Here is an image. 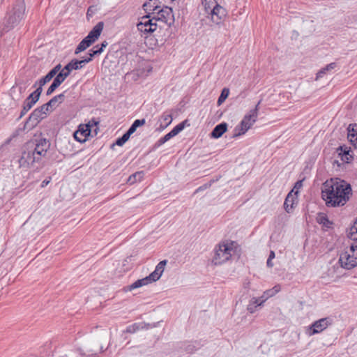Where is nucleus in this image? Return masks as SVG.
Wrapping results in <instances>:
<instances>
[{
  "label": "nucleus",
  "mask_w": 357,
  "mask_h": 357,
  "mask_svg": "<svg viewBox=\"0 0 357 357\" xmlns=\"http://www.w3.org/2000/svg\"><path fill=\"white\" fill-rule=\"evenodd\" d=\"M259 103L260 102H259L255 107L251 109L248 114H245L241 123L234 128L233 137H237L244 135L256 122Z\"/></svg>",
  "instance_id": "7ed1b4c3"
},
{
  "label": "nucleus",
  "mask_w": 357,
  "mask_h": 357,
  "mask_svg": "<svg viewBox=\"0 0 357 357\" xmlns=\"http://www.w3.org/2000/svg\"><path fill=\"white\" fill-rule=\"evenodd\" d=\"M91 125L90 122L85 125H80L77 131L74 133L75 139L79 142H85L87 137L90 135Z\"/></svg>",
  "instance_id": "ddd939ff"
},
{
  "label": "nucleus",
  "mask_w": 357,
  "mask_h": 357,
  "mask_svg": "<svg viewBox=\"0 0 357 357\" xmlns=\"http://www.w3.org/2000/svg\"><path fill=\"white\" fill-rule=\"evenodd\" d=\"M161 126L167 128L172 121V116L170 114L164 113L161 116Z\"/></svg>",
  "instance_id": "473e14b6"
},
{
  "label": "nucleus",
  "mask_w": 357,
  "mask_h": 357,
  "mask_svg": "<svg viewBox=\"0 0 357 357\" xmlns=\"http://www.w3.org/2000/svg\"><path fill=\"white\" fill-rule=\"evenodd\" d=\"M145 328H146L145 323H135L132 325L128 326L126 328V333H134L136 331H137L140 329H144Z\"/></svg>",
  "instance_id": "5701e85b"
},
{
  "label": "nucleus",
  "mask_w": 357,
  "mask_h": 357,
  "mask_svg": "<svg viewBox=\"0 0 357 357\" xmlns=\"http://www.w3.org/2000/svg\"><path fill=\"white\" fill-rule=\"evenodd\" d=\"M298 191L294 193V190H291L287 195L284 203V208L287 213L292 212L294 206L297 204Z\"/></svg>",
  "instance_id": "2eb2a0df"
},
{
  "label": "nucleus",
  "mask_w": 357,
  "mask_h": 357,
  "mask_svg": "<svg viewBox=\"0 0 357 357\" xmlns=\"http://www.w3.org/2000/svg\"><path fill=\"white\" fill-rule=\"evenodd\" d=\"M157 27L158 24L155 17L153 16L151 17L150 13L142 17L139 22L137 24V30L145 38L147 37L148 34L153 33L157 29Z\"/></svg>",
  "instance_id": "0eeeda50"
},
{
  "label": "nucleus",
  "mask_w": 357,
  "mask_h": 357,
  "mask_svg": "<svg viewBox=\"0 0 357 357\" xmlns=\"http://www.w3.org/2000/svg\"><path fill=\"white\" fill-rule=\"evenodd\" d=\"M156 21H161L170 26L174 22V16L172 8L169 6H164L160 8L153 15Z\"/></svg>",
  "instance_id": "9d476101"
},
{
  "label": "nucleus",
  "mask_w": 357,
  "mask_h": 357,
  "mask_svg": "<svg viewBox=\"0 0 357 357\" xmlns=\"http://www.w3.org/2000/svg\"><path fill=\"white\" fill-rule=\"evenodd\" d=\"M56 103H57V100H56V98L54 96L52 99H50L47 102V106H49V107L52 108V107H56Z\"/></svg>",
  "instance_id": "a19ab883"
},
{
  "label": "nucleus",
  "mask_w": 357,
  "mask_h": 357,
  "mask_svg": "<svg viewBox=\"0 0 357 357\" xmlns=\"http://www.w3.org/2000/svg\"><path fill=\"white\" fill-rule=\"evenodd\" d=\"M351 195V186L344 180L332 178L323 183L321 197L328 207L342 206Z\"/></svg>",
  "instance_id": "f257e3e1"
},
{
  "label": "nucleus",
  "mask_w": 357,
  "mask_h": 357,
  "mask_svg": "<svg viewBox=\"0 0 357 357\" xmlns=\"http://www.w3.org/2000/svg\"><path fill=\"white\" fill-rule=\"evenodd\" d=\"M50 82L49 77L47 75L41 77L38 80L36 81L33 85V87L36 88L38 91H43V86L45 85L47 82Z\"/></svg>",
  "instance_id": "b1692460"
},
{
  "label": "nucleus",
  "mask_w": 357,
  "mask_h": 357,
  "mask_svg": "<svg viewBox=\"0 0 357 357\" xmlns=\"http://www.w3.org/2000/svg\"><path fill=\"white\" fill-rule=\"evenodd\" d=\"M229 94V89L228 88H224L218 99L217 104L218 106L221 105L225 100L227 98Z\"/></svg>",
  "instance_id": "2f4dec72"
},
{
  "label": "nucleus",
  "mask_w": 357,
  "mask_h": 357,
  "mask_svg": "<svg viewBox=\"0 0 357 357\" xmlns=\"http://www.w3.org/2000/svg\"><path fill=\"white\" fill-rule=\"evenodd\" d=\"M91 45L85 38L79 43L75 49V54H78L81 52L85 50Z\"/></svg>",
  "instance_id": "393cba45"
},
{
  "label": "nucleus",
  "mask_w": 357,
  "mask_h": 357,
  "mask_svg": "<svg viewBox=\"0 0 357 357\" xmlns=\"http://www.w3.org/2000/svg\"><path fill=\"white\" fill-rule=\"evenodd\" d=\"M341 152L339 153V155H341V159L343 162L349 163L350 160L353 158V157L350 155V150H348L347 147L344 149L342 147H340Z\"/></svg>",
  "instance_id": "bb28decb"
},
{
  "label": "nucleus",
  "mask_w": 357,
  "mask_h": 357,
  "mask_svg": "<svg viewBox=\"0 0 357 357\" xmlns=\"http://www.w3.org/2000/svg\"><path fill=\"white\" fill-rule=\"evenodd\" d=\"M16 158L19 167L21 168H29L33 163L38 162V158H36L26 144L23 146L21 155Z\"/></svg>",
  "instance_id": "6e6552de"
},
{
  "label": "nucleus",
  "mask_w": 357,
  "mask_h": 357,
  "mask_svg": "<svg viewBox=\"0 0 357 357\" xmlns=\"http://www.w3.org/2000/svg\"><path fill=\"white\" fill-rule=\"evenodd\" d=\"M159 3L160 2L158 0H149V1H146L143 4V8L146 13L149 11H153L152 14L155 15V12L160 8Z\"/></svg>",
  "instance_id": "6ab92c4d"
},
{
  "label": "nucleus",
  "mask_w": 357,
  "mask_h": 357,
  "mask_svg": "<svg viewBox=\"0 0 357 357\" xmlns=\"http://www.w3.org/2000/svg\"><path fill=\"white\" fill-rule=\"evenodd\" d=\"M280 291V285H275L273 289L266 290L264 293V300H266L269 297H272Z\"/></svg>",
  "instance_id": "cd10ccee"
},
{
  "label": "nucleus",
  "mask_w": 357,
  "mask_h": 357,
  "mask_svg": "<svg viewBox=\"0 0 357 357\" xmlns=\"http://www.w3.org/2000/svg\"><path fill=\"white\" fill-rule=\"evenodd\" d=\"M59 73H57V71L52 68V70H50V72L46 75L47 76V77L50 78V80L52 79L53 77H56V75L58 74Z\"/></svg>",
  "instance_id": "37998d69"
},
{
  "label": "nucleus",
  "mask_w": 357,
  "mask_h": 357,
  "mask_svg": "<svg viewBox=\"0 0 357 357\" xmlns=\"http://www.w3.org/2000/svg\"><path fill=\"white\" fill-rule=\"evenodd\" d=\"M54 91H53L52 89H50V87L47 89V91H46V95L47 96H50L52 93H54Z\"/></svg>",
  "instance_id": "69168bd1"
},
{
  "label": "nucleus",
  "mask_w": 357,
  "mask_h": 357,
  "mask_svg": "<svg viewBox=\"0 0 357 357\" xmlns=\"http://www.w3.org/2000/svg\"><path fill=\"white\" fill-rule=\"evenodd\" d=\"M90 122V124L91 125V127L93 126V125H96L98 123L97 121H96L95 120H92L91 121H89Z\"/></svg>",
  "instance_id": "774afa93"
},
{
  "label": "nucleus",
  "mask_w": 357,
  "mask_h": 357,
  "mask_svg": "<svg viewBox=\"0 0 357 357\" xmlns=\"http://www.w3.org/2000/svg\"><path fill=\"white\" fill-rule=\"evenodd\" d=\"M303 181H298L296 183H295V185H294V188H297V189H299L302 187L303 185Z\"/></svg>",
  "instance_id": "052dcab7"
},
{
  "label": "nucleus",
  "mask_w": 357,
  "mask_h": 357,
  "mask_svg": "<svg viewBox=\"0 0 357 357\" xmlns=\"http://www.w3.org/2000/svg\"><path fill=\"white\" fill-rule=\"evenodd\" d=\"M132 133L128 130L123 135L122 138L127 142Z\"/></svg>",
  "instance_id": "8fccbe9b"
},
{
  "label": "nucleus",
  "mask_w": 357,
  "mask_h": 357,
  "mask_svg": "<svg viewBox=\"0 0 357 357\" xmlns=\"http://www.w3.org/2000/svg\"><path fill=\"white\" fill-rule=\"evenodd\" d=\"M145 123L146 121L144 119H136L128 128V130L133 134L136 131L137 128L144 126Z\"/></svg>",
  "instance_id": "c85d7f7f"
},
{
  "label": "nucleus",
  "mask_w": 357,
  "mask_h": 357,
  "mask_svg": "<svg viewBox=\"0 0 357 357\" xmlns=\"http://www.w3.org/2000/svg\"><path fill=\"white\" fill-rule=\"evenodd\" d=\"M36 103L34 101L31 100H26V98L25 99L23 106L27 108L29 110L31 109V108L35 105Z\"/></svg>",
  "instance_id": "ea45409f"
},
{
  "label": "nucleus",
  "mask_w": 357,
  "mask_h": 357,
  "mask_svg": "<svg viewBox=\"0 0 357 357\" xmlns=\"http://www.w3.org/2000/svg\"><path fill=\"white\" fill-rule=\"evenodd\" d=\"M53 68L55 69L57 73H59L62 70L61 65L60 63L55 66Z\"/></svg>",
  "instance_id": "680f3d73"
},
{
  "label": "nucleus",
  "mask_w": 357,
  "mask_h": 357,
  "mask_svg": "<svg viewBox=\"0 0 357 357\" xmlns=\"http://www.w3.org/2000/svg\"><path fill=\"white\" fill-rule=\"evenodd\" d=\"M153 282L152 281V280L151 279V278H149V275L142 278V279H139V280H137V281H135V282H133L132 284H131L130 285H128V287H126L125 288V290L126 291H132L135 289H137V288H139L141 287H143L144 285H147L149 284H151Z\"/></svg>",
  "instance_id": "f3484780"
},
{
  "label": "nucleus",
  "mask_w": 357,
  "mask_h": 357,
  "mask_svg": "<svg viewBox=\"0 0 357 357\" xmlns=\"http://www.w3.org/2000/svg\"><path fill=\"white\" fill-rule=\"evenodd\" d=\"M68 76L69 75L66 70L62 68V70L56 75L54 81L60 86Z\"/></svg>",
  "instance_id": "a878e982"
},
{
  "label": "nucleus",
  "mask_w": 357,
  "mask_h": 357,
  "mask_svg": "<svg viewBox=\"0 0 357 357\" xmlns=\"http://www.w3.org/2000/svg\"><path fill=\"white\" fill-rule=\"evenodd\" d=\"M59 73H57V71L52 68V70H50V72L46 75L47 76V77L50 78V80L52 79L53 77H56V75L58 74Z\"/></svg>",
  "instance_id": "c03bdc74"
},
{
  "label": "nucleus",
  "mask_w": 357,
  "mask_h": 357,
  "mask_svg": "<svg viewBox=\"0 0 357 357\" xmlns=\"http://www.w3.org/2000/svg\"><path fill=\"white\" fill-rule=\"evenodd\" d=\"M59 86V85L53 80L52 83L49 87L52 89L53 91H55Z\"/></svg>",
  "instance_id": "4d7b16f0"
},
{
  "label": "nucleus",
  "mask_w": 357,
  "mask_h": 357,
  "mask_svg": "<svg viewBox=\"0 0 357 357\" xmlns=\"http://www.w3.org/2000/svg\"><path fill=\"white\" fill-rule=\"evenodd\" d=\"M126 142L121 137H119L116 139L115 144H114L113 145H117V146H123Z\"/></svg>",
  "instance_id": "de8ad7c7"
},
{
  "label": "nucleus",
  "mask_w": 357,
  "mask_h": 357,
  "mask_svg": "<svg viewBox=\"0 0 357 357\" xmlns=\"http://www.w3.org/2000/svg\"><path fill=\"white\" fill-rule=\"evenodd\" d=\"M332 324L330 317H325L315 321L309 326L307 330V334L310 336L319 333L327 328Z\"/></svg>",
  "instance_id": "1a4fd4ad"
},
{
  "label": "nucleus",
  "mask_w": 357,
  "mask_h": 357,
  "mask_svg": "<svg viewBox=\"0 0 357 357\" xmlns=\"http://www.w3.org/2000/svg\"><path fill=\"white\" fill-rule=\"evenodd\" d=\"M354 125L352 126L351 124H350L348 127V137L351 138V135H349V134H356L357 133V131L356 130L354 129Z\"/></svg>",
  "instance_id": "a18cd8bd"
},
{
  "label": "nucleus",
  "mask_w": 357,
  "mask_h": 357,
  "mask_svg": "<svg viewBox=\"0 0 357 357\" xmlns=\"http://www.w3.org/2000/svg\"><path fill=\"white\" fill-rule=\"evenodd\" d=\"M50 179H51L50 178H49V179H45V180L42 182V183H41V187H42V188H44V187H45L46 185H47L50 183Z\"/></svg>",
  "instance_id": "bf43d9fd"
},
{
  "label": "nucleus",
  "mask_w": 357,
  "mask_h": 357,
  "mask_svg": "<svg viewBox=\"0 0 357 357\" xmlns=\"http://www.w3.org/2000/svg\"><path fill=\"white\" fill-rule=\"evenodd\" d=\"M45 116L38 109H35L24 124V129L31 130L35 128L38 123Z\"/></svg>",
  "instance_id": "f8f14e48"
},
{
  "label": "nucleus",
  "mask_w": 357,
  "mask_h": 357,
  "mask_svg": "<svg viewBox=\"0 0 357 357\" xmlns=\"http://www.w3.org/2000/svg\"><path fill=\"white\" fill-rule=\"evenodd\" d=\"M107 45H108V43H107L106 40H105V41H103V42L100 44V47H102V50H104V48H105V47H106L107 46Z\"/></svg>",
  "instance_id": "e2e57ef3"
},
{
  "label": "nucleus",
  "mask_w": 357,
  "mask_h": 357,
  "mask_svg": "<svg viewBox=\"0 0 357 357\" xmlns=\"http://www.w3.org/2000/svg\"><path fill=\"white\" fill-rule=\"evenodd\" d=\"M272 260L271 259H267V261H266V264L268 267H273V264L272 263L271 261Z\"/></svg>",
  "instance_id": "0e129e2a"
},
{
  "label": "nucleus",
  "mask_w": 357,
  "mask_h": 357,
  "mask_svg": "<svg viewBox=\"0 0 357 357\" xmlns=\"http://www.w3.org/2000/svg\"><path fill=\"white\" fill-rule=\"evenodd\" d=\"M351 135L350 141L354 143L355 145H357V133L356 134H349Z\"/></svg>",
  "instance_id": "3c124183"
},
{
  "label": "nucleus",
  "mask_w": 357,
  "mask_h": 357,
  "mask_svg": "<svg viewBox=\"0 0 357 357\" xmlns=\"http://www.w3.org/2000/svg\"><path fill=\"white\" fill-rule=\"evenodd\" d=\"M320 222L322 223L324 225L326 226L327 227H329L330 225L332 224L326 216H322L320 218Z\"/></svg>",
  "instance_id": "58836bf2"
},
{
  "label": "nucleus",
  "mask_w": 357,
  "mask_h": 357,
  "mask_svg": "<svg viewBox=\"0 0 357 357\" xmlns=\"http://www.w3.org/2000/svg\"><path fill=\"white\" fill-rule=\"evenodd\" d=\"M26 144L36 158H38V162H40L43 158L45 157L50 147V142L45 138H40L32 142H29Z\"/></svg>",
  "instance_id": "39448f33"
},
{
  "label": "nucleus",
  "mask_w": 357,
  "mask_h": 357,
  "mask_svg": "<svg viewBox=\"0 0 357 357\" xmlns=\"http://www.w3.org/2000/svg\"><path fill=\"white\" fill-rule=\"evenodd\" d=\"M85 38L91 44L93 43L97 39L95 38L91 34L89 33L88 35L85 37Z\"/></svg>",
  "instance_id": "09e8293b"
},
{
  "label": "nucleus",
  "mask_w": 357,
  "mask_h": 357,
  "mask_svg": "<svg viewBox=\"0 0 357 357\" xmlns=\"http://www.w3.org/2000/svg\"><path fill=\"white\" fill-rule=\"evenodd\" d=\"M211 16L213 23L219 24L222 19L226 16V10L219 4L213 7L209 12H206Z\"/></svg>",
  "instance_id": "9b49d317"
},
{
  "label": "nucleus",
  "mask_w": 357,
  "mask_h": 357,
  "mask_svg": "<svg viewBox=\"0 0 357 357\" xmlns=\"http://www.w3.org/2000/svg\"><path fill=\"white\" fill-rule=\"evenodd\" d=\"M211 185V183H205L202 185V186L199 187L195 192V193H197L200 191H203L208 188Z\"/></svg>",
  "instance_id": "79ce46f5"
},
{
  "label": "nucleus",
  "mask_w": 357,
  "mask_h": 357,
  "mask_svg": "<svg viewBox=\"0 0 357 357\" xmlns=\"http://www.w3.org/2000/svg\"><path fill=\"white\" fill-rule=\"evenodd\" d=\"M202 4L204 7V10L206 12H209L213 7L218 5L216 0H202Z\"/></svg>",
  "instance_id": "7c9ffc66"
},
{
  "label": "nucleus",
  "mask_w": 357,
  "mask_h": 357,
  "mask_svg": "<svg viewBox=\"0 0 357 357\" xmlns=\"http://www.w3.org/2000/svg\"><path fill=\"white\" fill-rule=\"evenodd\" d=\"M49 106H47V103L43 104L40 107H37L36 109H38L42 114L46 116L47 112L49 111Z\"/></svg>",
  "instance_id": "4c0bfd02"
},
{
  "label": "nucleus",
  "mask_w": 357,
  "mask_h": 357,
  "mask_svg": "<svg viewBox=\"0 0 357 357\" xmlns=\"http://www.w3.org/2000/svg\"><path fill=\"white\" fill-rule=\"evenodd\" d=\"M233 252V242L219 243L215 248L212 263L215 266L222 264L231 257Z\"/></svg>",
  "instance_id": "20e7f679"
},
{
  "label": "nucleus",
  "mask_w": 357,
  "mask_h": 357,
  "mask_svg": "<svg viewBox=\"0 0 357 357\" xmlns=\"http://www.w3.org/2000/svg\"><path fill=\"white\" fill-rule=\"evenodd\" d=\"M180 349L190 354L195 350V346L191 342H184L181 344Z\"/></svg>",
  "instance_id": "c756f323"
},
{
  "label": "nucleus",
  "mask_w": 357,
  "mask_h": 357,
  "mask_svg": "<svg viewBox=\"0 0 357 357\" xmlns=\"http://www.w3.org/2000/svg\"><path fill=\"white\" fill-rule=\"evenodd\" d=\"M348 236L354 241H357V217L354 225L350 228Z\"/></svg>",
  "instance_id": "72a5a7b5"
},
{
  "label": "nucleus",
  "mask_w": 357,
  "mask_h": 357,
  "mask_svg": "<svg viewBox=\"0 0 357 357\" xmlns=\"http://www.w3.org/2000/svg\"><path fill=\"white\" fill-rule=\"evenodd\" d=\"M64 93L65 92L54 96L56 98L57 102H59V103H61L64 100V98H65Z\"/></svg>",
  "instance_id": "49530a36"
},
{
  "label": "nucleus",
  "mask_w": 357,
  "mask_h": 357,
  "mask_svg": "<svg viewBox=\"0 0 357 357\" xmlns=\"http://www.w3.org/2000/svg\"><path fill=\"white\" fill-rule=\"evenodd\" d=\"M167 260H162L160 261L157 264L155 271L149 275V278H151L153 282H156L160 278L165 270V266L167 264Z\"/></svg>",
  "instance_id": "dca6fc26"
},
{
  "label": "nucleus",
  "mask_w": 357,
  "mask_h": 357,
  "mask_svg": "<svg viewBox=\"0 0 357 357\" xmlns=\"http://www.w3.org/2000/svg\"><path fill=\"white\" fill-rule=\"evenodd\" d=\"M41 93L40 91L36 89V90L26 98V100L34 101V102L36 103L40 98Z\"/></svg>",
  "instance_id": "c9c22d12"
},
{
  "label": "nucleus",
  "mask_w": 357,
  "mask_h": 357,
  "mask_svg": "<svg viewBox=\"0 0 357 357\" xmlns=\"http://www.w3.org/2000/svg\"><path fill=\"white\" fill-rule=\"evenodd\" d=\"M336 66H337L336 63L333 62V63L328 64L325 67L322 68L317 73L316 79L323 77V76L324 75H326L330 70H333Z\"/></svg>",
  "instance_id": "412c9836"
},
{
  "label": "nucleus",
  "mask_w": 357,
  "mask_h": 357,
  "mask_svg": "<svg viewBox=\"0 0 357 357\" xmlns=\"http://www.w3.org/2000/svg\"><path fill=\"white\" fill-rule=\"evenodd\" d=\"M187 122V121H184L176 125L171 131L172 132V134H174L175 136L178 135L180 132H181L184 128L185 124Z\"/></svg>",
  "instance_id": "e433bc0d"
},
{
  "label": "nucleus",
  "mask_w": 357,
  "mask_h": 357,
  "mask_svg": "<svg viewBox=\"0 0 357 357\" xmlns=\"http://www.w3.org/2000/svg\"><path fill=\"white\" fill-rule=\"evenodd\" d=\"M175 135L174 134H172V132L170 131L169 132L166 134L164 137H165V139H166L167 141H169L171 138H172Z\"/></svg>",
  "instance_id": "6e6d98bb"
},
{
  "label": "nucleus",
  "mask_w": 357,
  "mask_h": 357,
  "mask_svg": "<svg viewBox=\"0 0 357 357\" xmlns=\"http://www.w3.org/2000/svg\"><path fill=\"white\" fill-rule=\"evenodd\" d=\"M142 172H137L130 175L128 179V183L132 184L137 181H140L142 178Z\"/></svg>",
  "instance_id": "f704fd0d"
},
{
  "label": "nucleus",
  "mask_w": 357,
  "mask_h": 357,
  "mask_svg": "<svg viewBox=\"0 0 357 357\" xmlns=\"http://www.w3.org/2000/svg\"><path fill=\"white\" fill-rule=\"evenodd\" d=\"M26 7L24 0H15L8 8L0 26L1 35L17 26L26 16Z\"/></svg>",
  "instance_id": "f03ea898"
},
{
  "label": "nucleus",
  "mask_w": 357,
  "mask_h": 357,
  "mask_svg": "<svg viewBox=\"0 0 357 357\" xmlns=\"http://www.w3.org/2000/svg\"><path fill=\"white\" fill-rule=\"evenodd\" d=\"M339 262L342 268L347 270L357 266V245H351L348 250L341 253Z\"/></svg>",
  "instance_id": "423d86ee"
},
{
  "label": "nucleus",
  "mask_w": 357,
  "mask_h": 357,
  "mask_svg": "<svg viewBox=\"0 0 357 357\" xmlns=\"http://www.w3.org/2000/svg\"><path fill=\"white\" fill-rule=\"evenodd\" d=\"M91 61V59H84L82 60L77 59H72L67 65H66L63 68L66 70V72L70 75V72L73 70H79L82 68L86 63Z\"/></svg>",
  "instance_id": "4468645a"
},
{
  "label": "nucleus",
  "mask_w": 357,
  "mask_h": 357,
  "mask_svg": "<svg viewBox=\"0 0 357 357\" xmlns=\"http://www.w3.org/2000/svg\"><path fill=\"white\" fill-rule=\"evenodd\" d=\"M29 110L26 108L25 107L23 106V108L21 111V113H20V118H22L23 116H24Z\"/></svg>",
  "instance_id": "13d9d810"
},
{
  "label": "nucleus",
  "mask_w": 357,
  "mask_h": 357,
  "mask_svg": "<svg viewBox=\"0 0 357 357\" xmlns=\"http://www.w3.org/2000/svg\"><path fill=\"white\" fill-rule=\"evenodd\" d=\"M265 301V300H260V298H252L249 304L248 305L247 310L250 313H254L258 306L262 305V303Z\"/></svg>",
  "instance_id": "aec40b11"
},
{
  "label": "nucleus",
  "mask_w": 357,
  "mask_h": 357,
  "mask_svg": "<svg viewBox=\"0 0 357 357\" xmlns=\"http://www.w3.org/2000/svg\"><path fill=\"white\" fill-rule=\"evenodd\" d=\"M89 57H88L87 59H91V61L92 60V58L93 56L98 55L97 53L96 52V51H94L93 47L91 50H89Z\"/></svg>",
  "instance_id": "5fc2aeb1"
},
{
  "label": "nucleus",
  "mask_w": 357,
  "mask_h": 357,
  "mask_svg": "<svg viewBox=\"0 0 357 357\" xmlns=\"http://www.w3.org/2000/svg\"><path fill=\"white\" fill-rule=\"evenodd\" d=\"M227 130V123L225 122L220 123L217 125L212 132H211V137L214 139H218L226 132Z\"/></svg>",
  "instance_id": "a211bd4d"
},
{
  "label": "nucleus",
  "mask_w": 357,
  "mask_h": 357,
  "mask_svg": "<svg viewBox=\"0 0 357 357\" xmlns=\"http://www.w3.org/2000/svg\"><path fill=\"white\" fill-rule=\"evenodd\" d=\"M274 257H275V252L273 251H271L268 259H271L272 260Z\"/></svg>",
  "instance_id": "338daca9"
},
{
  "label": "nucleus",
  "mask_w": 357,
  "mask_h": 357,
  "mask_svg": "<svg viewBox=\"0 0 357 357\" xmlns=\"http://www.w3.org/2000/svg\"><path fill=\"white\" fill-rule=\"evenodd\" d=\"M94 51L97 53L98 55L100 54L102 52V47H100L99 45H95L93 47Z\"/></svg>",
  "instance_id": "603ef678"
},
{
  "label": "nucleus",
  "mask_w": 357,
  "mask_h": 357,
  "mask_svg": "<svg viewBox=\"0 0 357 357\" xmlns=\"http://www.w3.org/2000/svg\"><path fill=\"white\" fill-rule=\"evenodd\" d=\"M103 27V22H99L90 31L89 33L91 34L95 38L98 39L102 31Z\"/></svg>",
  "instance_id": "4be33fe9"
},
{
  "label": "nucleus",
  "mask_w": 357,
  "mask_h": 357,
  "mask_svg": "<svg viewBox=\"0 0 357 357\" xmlns=\"http://www.w3.org/2000/svg\"><path fill=\"white\" fill-rule=\"evenodd\" d=\"M167 141L165 139V137H161L155 144L156 146H160L162 144H165Z\"/></svg>",
  "instance_id": "864d4df0"
}]
</instances>
